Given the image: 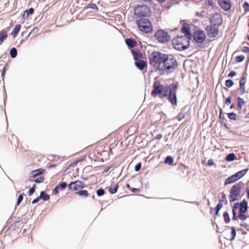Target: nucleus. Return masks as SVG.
<instances>
[{"label":"nucleus","mask_w":249,"mask_h":249,"mask_svg":"<svg viewBox=\"0 0 249 249\" xmlns=\"http://www.w3.org/2000/svg\"><path fill=\"white\" fill-rule=\"evenodd\" d=\"M154 89L151 92L153 96H156L158 94L160 97H166L168 96L169 93L171 92V89L172 87H163L160 83L157 81L153 85Z\"/></svg>","instance_id":"obj_1"},{"label":"nucleus","mask_w":249,"mask_h":249,"mask_svg":"<svg viewBox=\"0 0 249 249\" xmlns=\"http://www.w3.org/2000/svg\"><path fill=\"white\" fill-rule=\"evenodd\" d=\"M172 42L176 50L182 51L185 50L189 47L190 40L183 36H178L173 39Z\"/></svg>","instance_id":"obj_2"},{"label":"nucleus","mask_w":249,"mask_h":249,"mask_svg":"<svg viewBox=\"0 0 249 249\" xmlns=\"http://www.w3.org/2000/svg\"><path fill=\"white\" fill-rule=\"evenodd\" d=\"M178 63L176 60L172 56L166 55L163 65L161 68H159L160 71H168V72L172 71L177 67Z\"/></svg>","instance_id":"obj_3"},{"label":"nucleus","mask_w":249,"mask_h":249,"mask_svg":"<svg viewBox=\"0 0 249 249\" xmlns=\"http://www.w3.org/2000/svg\"><path fill=\"white\" fill-rule=\"evenodd\" d=\"M136 24L140 30L142 32L149 33L152 31V25L148 19H140L137 21Z\"/></svg>","instance_id":"obj_4"},{"label":"nucleus","mask_w":249,"mask_h":249,"mask_svg":"<svg viewBox=\"0 0 249 249\" xmlns=\"http://www.w3.org/2000/svg\"><path fill=\"white\" fill-rule=\"evenodd\" d=\"M166 55V54L158 52H154L152 54L151 61L152 62L155 63L154 65L159 69V68H161V65L162 64V65L165 61Z\"/></svg>","instance_id":"obj_5"},{"label":"nucleus","mask_w":249,"mask_h":249,"mask_svg":"<svg viewBox=\"0 0 249 249\" xmlns=\"http://www.w3.org/2000/svg\"><path fill=\"white\" fill-rule=\"evenodd\" d=\"M244 183L240 182L235 184L231 189L230 197L231 201L237 200L238 197L240 196L241 189L244 186Z\"/></svg>","instance_id":"obj_6"},{"label":"nucleus","mask_w":249,"mask_h":249,"mask_svg":"<svg viewBox=\"0 0 249 249\" xmlns=\"http://www.w3.org/2000/svg\"><path fill=\"white\" fill-rule=\"evenodd\" d=\"M155 37L160 43L168 42L170 40L169 34L164 30L160 29L157 31L155 34Z\"/></svg>","instance_id":"obj_7"},{"label":"nucleus","mask_w":249,"mask_h":249,"mask_svg":"<svg viewBox=\"0 0 249 249\" xmlns=\"http://www.w3.org/2000/svg\"><path fill=\"white\" fill-rule=\"evenodd\" d=\"M134 13L136 15L140 17H146L149 15L150 13V8L145 5H139L134 9Z\"/></svg>","instance_id":"obj_8"},{"label":"nucleus","mask_w":249,"mask_h":249,"mask_svg":"<svg viewBox=\"0 0 249 249\" xmlns=\"http://www.w3.org/2000/svg\"><path fill=\"white\" fill-rule=\"evenodd\" d=\"M193 38L197 43H202L206 38V35L203 31L196 30L193 34Z\"/></svg>","instance_id":"obj_9"},{"label":"nucleus","mask_w":249,"mask_h":249,"mask_svg":"<svg viewBox=\"0 0 249 249\" xmlns=\"http://www.w3.org/2000/svg\"><path fill=\"white\" fill-rule=\"evenodd\" d=\"M206 30L208 36L211 37H214L218 35L219 29L218 26L216 25L215 24L208 26Z\"/></svg>","instance_id":"obj_10"},{"label":"nucleus","mask_w":249,"mask_h":249,"mask_svg":"<svg viewBox=\"0 0 249 249\" xmlns=\"http://www.w3.org/2000/svg\"><path fill=\"white\" fill-rule=\"evenodd\" d=\"M85 187V184L80 180L72 182L68 185V188L73 191H79Z\"/></svg>","instance_id":"obj_11"},{"label":"nucleus","mask_w":249,"mask_h":249,"mask_svg":"<svg viewBox=\"0 0 249 249\" xmlns=\"http://www.w3.org/2000/svg\"><path fill=\"white\" fill-rule=\"evenodd\" d=\"M177 86L172 87L171 89V92L168 94V100L173 105H177L176 90Z\"/></svg>","instance_id":"obj_12"},{"label":"nucleus","mask_w":249,"mask_h":249,"mask_svg":"<svg viewBox=\"0 0 249 249\" xmlns=\"http://www.w3.org/2000/svg\"><path fill=\"white\" fill-rule=\"evenodd\" d=\"M218 4L221 8L225 11L231 9V4L230 0H218Z\"/></svg>","instance_id":"obj_13"},{"label":"nucleus","mask_w":249,"mask_h":249,"mask_svg":"<svg viewBox=\"0 0 249 249\" xmlns=\"http://www.w3.org/2000/svg\"><path fill=\"white\" fill-rule=\"evenodd\" d=\"M181 31L182 33H183L185 35V36H183V37H185L189 40H190L192 37V35L190 31V28L188 26H184L182 28Z\"/></svg>","instance_id":"obj_14"},{"label":"nucleus","mask_w":249,"mask_h":249,"mask_svg":"<svg viewBox=\"0 0 249 249\" xmlns=\"http://www.w3.org/2000/svg\"><path fill=\"white\" fill-rule=\"evenodd\" d=\"M237 180H238V178L236 176V175L234 174L226 179V180L225 181V185H226L228 184H230L234 183Z\"/></svg>","instance_id":"obj_15"},{"label":"nucleus","mask_w":249,"mask_h":249,"mask_svg":"<svg viewBox=\"0 0 249 249\" xmlns=\"http://www.w3.org/2000/svg\"><path fill=\"white\" fill-rule=\"evenodd\" d=\"M135 65L139 70H142L146 65V63L143 60H138L135 62Z\"/></svg>","instance_id":"obj_16"},{"label":"nucleus","mask_w":249,"mask_h":249,"mask_svg":"<svg viewBox=\"0 0 249 249\" xmlns=\"http://www.w3.org/2000/svg\"><path fill=\"white\" fill-rule=\"evenodd\" d=\"M240 212L241 213H245L248 209V204L246 201H242L240 204Z\"/></svg>","instance_id":"obj_17"},{"label":"nucleus","mask_w":249,"mask_h":249,"mask_svg":"<svg viewBox=\"0 0 249 249\" xmlns=\"http://www.w3.org/2000/svg\"><path fill=\"white\" fill-rule=\"evenodd\" d=\"M118 188V185L117 184H112L108 187V190L111 194H115L117 192Z\"/></svg>","instance_id":"obj_18"},{"label":"nucleus","mask_w":249,"mask_h":249,"mask_svg":"<svg viewBox=\"0 0 249 249\" xmlns=\"http://www.w3.org/2000/svg\"><path fill=\"white\" fill-rule=\"evenodd\" d=\"M7 37V34L4 30H2L0 32V45L2 44L4 39Z\"/></svg>","instance_id":"obj_19"},{"label":"nucleus","mask_w":249,"mask_h":249,"mask_svg":"<svg viewBox=\"0 0 249 249\" xmlns=\"http://www.w3.org/2000/svg\"><path fill=\"white\" fill-rule=\"evenodd\" d=\"M247 171H248L247 169H244V170L240 171L238 172L237 173H235V175H236V176L237 177V178L239 179V178H241L243 177L246 174Z\"/></svg>","instance_id":"obj_20"},{"label":"nucleus","mask_w":249,"mask_h":249,"mask_svg":"<svg viewBox=\"0 0 249 249\" xmlns=\"http://www.w3.org/2000/svg\"><path fill=\"white\" fill-rule=\"evenodd\" d=\"M126 44L130 47H133L136 44L135 41L131 38H128L125 40Z\"/></svg>","instance_id":"obj_21"},{"label":"nucleus","mask_w":249,"mask_h":249,"mask_svg":"<svg viewBox=\"0 0 249 249\" xmlns=\"http://www.w3.org/2000/svg\"><path fill=\"white\" fill-rule=\"evenodd\" d=\"M20 28H21L20 25H17L15 27L14 29L13 30L12 33L14 37L18 34V32L20 31Z\"/></svg>","instance_id":"obj_22"},{"label":"nucleus","mask_w":249,"mask_h":249,"mask_svg":"<svg viewBox=\"0 0 249 249\" xmlns=\"http://www.w3.org/2000/svg\"><path fill=\"white\" fill-rule=\"evenodd\" d=\"M238 107L241 108L245 105V102L240 97H237Z\"/></svg>","instance_id":"obj_23"},{"label":"nucleus","mask_w":249,"mask_h":249,"mask_svg":"<svg viewBox=\"0 0 249 249\" xmlns=\"http://www.w3.org/2000/svg\"><path fill=\"white\" fill-rule=\"evenodd\" d=\"M235 155L234 153H230L226 158V160L228 161H231L235 160Z\"/></svg>","instance_id":"obj_24"},{"label":"nucleus","mask_w":249,"mask_h":249,"mask_svg":"<svg viewBox=\"0 0 249 249\" xmlns=\"http://www.w3.org/2000/svg\"><path fill=\"white\" fill-rule=\"evenodd\" d=\"M39 196L40 198L43 199L45 201L48 200L50 199V196L45 194L43 191L41 192Z\"/></svg>","instance_id":"obj_25"},{"label":"nucleus","mask_w":249,"mask_h":249,"mask_svg":"<svg viewBox=\"0 0 249 249\" xmlns=\"http://www.w3.org/2000/svg\"><path fill=\"white\" fill-rule=\"evenodd\" d=\"M43 170L41 169L33 171L32 172V175L33 177H35L43 173Z\"/></svg>","instance_id":"obj_26"},{"label":"nucleus","mask_w":249,"mask_h":249,"mask_svg":"<svg viewBox=\"0 0 249 249\" xmlns=\"http://www.w3.org/2000/svg\"><path fill=\"white\" fill-rule=\"evenodd\" d=\"M133 55L134 59L136 61L140 60L139 59L141 58V56H142L141 54L139 52H133Z\"/></svg>","instance_id":"obj_27"},{"label":"nucleus","mask_w":249,"mask_h":249,"mask_svg":"<svg viewBox=\"0 0 249 249\" xmlns=\"http://www.w3.org/2000/svg\"><path fill=\"white\" fill-rule=\"evenodd\" d=\"M10 54L12 58H15L17 55V50L15 48H12L10 52Z\"/></svg>","instance_id":"obj_28"},{"label":"nucleus","mask_w":249,"mask_h":249,"mask_svg":"<svg viewBox=\"0 0 249 249\" xmlns=\"http://www.w3.org/2000/svg\"><path fill=\"white\" fill-rule=\"evenodd\" d=\"M239 91L240 92V94H241V95L244 94L246 92L245 85L239 84Z\"/></svg>","instance_id":"obj_29"},{"label":"nucleus","mask_w":249,"mask_h":249,"mask_svg":"<svg viewBox=\"0 0 249 249\" xmlns=\"http://www.w3.org/2000/svg\"><path fill=\"white\" fill-rule=\"evenodd\" d=\"M173 159L171 156H167L165 160V163L169 165L172 164L173 162Z\"/></svg>","instance_id":"obj_30"},{"label":"nucleus","mask_w":249,"mask_h":249,"mask_svg":"<svg viewBox=\"0 0 249 249\" xmlns=\"http://www.w3.org/2000/svg\"><path fill=\"white\" fill-rule=\"evenodd\" d=\"M76 193L79 196H84V197H87L89 195L88 192L86 190L78 191Z\"/></svg>","instance_id":"obj_31"},{"label":"nucleus","mask_w":249,"mask_h":249,"mask_svg":"<svg viewBox=\"0 0 249 249\" xmlns=\"http://www.w3.org/2000/svg\"><path fill=\"white\" fill-rule=\"evenodd\" d=\"M220 19V16L218 14H214L213 15V16L211 18L210 20L212 22H215L214 20L215 19Z\"/></svg>","instance_id":"obj_32"},{"label":"nucleus","mask_w":249,"mask_h":249,"mask_svg":"<svg viewBox=\"0 0 249 249\" xmlns=\"http://www.w3.org/2000/svg\"><path fill=\"white\" fill-rule=\"evenodd\" d=\"M223 217H224L225 223H228L230 222V217H229L228 212H225L224 213Z\"/></svg>","instance_id":"obj_33"},{"label":"nucleus","mask_w":249,"mask_h":249,"mask_svg":"<svg viewBox=\"0 0 249 249\" xmlns=\"http://www.w3.org/2000/svg\"><path fill=\"white\" fill-rule=\"evenodd\" d=\"M222 201H223V200H222ZM222 207H223V204L222 203V200H220V202L217 204L216 208V214H217V215L218 214L219 211L222 208Z\"/></svg>","instance_id":"obj_34"},{"label":"nucleus","mask_w":249,"mask_h":249,"mask_svg":"<svg viewBox=\"0 0 249 249\" xmlns=\"http://www.w3.org/2000/svg\"><path fill=\"white\" fill-rule=\"evenodd\" d=\"M233 84L232 80L230 79L227 80L225 82V85L228 88L232 87L233 85Z\"/></svg>","instance_id":"obj_35"},{"label":"nucleus","mask_w":249,"mask_h":249,"mask_svg":"<svg viewBox=\"0 0 249 249\" xmlns=\"http://www.w3.org/2000/svg\"><path fill=\"white\" fill-rule=\"evenodd\" d=\"M228 117L230 119L233 120H236V115L235 113L232 112V113H228Z\"/></svg>","instance_id":"obj_36"},{"label":"nucleus","mask_w":249,"mask_h":249,"mask_svg":"<svg viewBox=\"0 0 249 249\" xmlns=\"http://www.w3.org/2000/svg\"><path fill=\"white\" fill-rule=\"evenodd\" d=\"M246 83V77L244 74L242 75V77L239 81V84L245 85Z\"/></svg>","instance_id":"obj_37"},{"label":"nucleus","mask_w":249,"mask_h":249,"mask_svg":"<svg viewBox=\"0 0 249 249\" xmlns=\"http://www.w3.org/2000/svg\"><path fill=\"white\" fill-rule=\"evenodd\" d=\"M34 13V9L32 8H30L28 10H26L24 12V16L25 15V13L26 14L27 16H28L29 15H31Z\"/></svg>","instance_id":"obj_38"},{"label":"nucleus","mask_w":249,"mask_h":249,"mask_svg":"<svg viewBox=\"0 0 249 249\" xmlns=\"http://www.w3.org/2000/svg\"><path fill=\"white\" fill-rule=\"evenodd\" d=\"M245 59V57L244 55H238L236 57V61L238 62H240L243 61Z\"/></svg>","instance_id":"obj_39"},{"label":"nucleus","mask_w":249,"mask_h":249,"mask_svg":"<svg viewBox=\"0 0 249 249\" xmlns=\"http://www.w3.org/2000/svg\"><path fill=\"white\" fill-rule=\"evenodd\" d=\"M238 206H239V204L238 203H236V204H235L234 205V206H233V207L232 208L233 215L236 214V211H237V209L238 208Z\"/></svg>","instance_id":"obj_40"},{"label":"nucleus","mask_w":249,"mask_h":249,"mask_svg":"<svg viewBox=\"0 0 249 249\" xmlns=\"http://www.w3.org/2000/svg\"><path fill=\"white\" fill-rule=\"evenodd\" d=\"M231 235L232 238L231 240H233L236 236V230L234 227H231Z\"/></svg>","instance_id":"obj_41"},{"label":"nucleus","mask_w":249,"mask_h":249,"mask_svg":"<svg viewBox=\"0 0 249 249\" xmlns=\"http://www.w3.org/2000/svg\"><path fill=\"white\" fill-rule=\"evenodd\" d=\"M67 185V183H66V182H62L60 184L58 185L57 186L59 187V189L60 190H63V189H65Z\"/></svg>","instance_id":"obj_42"},{"label":"nucleus","mask_w":249,"mask_h":249,"mask_svg":"<svg viewBox=\"0 0 249 249\" xmlns=\"http://www.w3.org/2000/svg\"><path fill=\"white\" fill-rule=\"evenodd\" d=\"M247 216L244 214V213H240L239 214V218L241 220H245L247 218Z\"/></svg>","instance_id":"obj_43"},{"label":"nucleus","mask_w":249,"mask_h":249,"mask_svg":"<svg viewBox=\"0 0 249 249\" xmlns=\"http://www.w3.org/2000/svg\"><path fill=\"white\" fill-rule=\"evenodd\" d=\"M96 193L97 195L100 196H103L105 192L103 189H99L97 190Z\"/></svg>","instance_id":"obj_44"},{"label":"nucleus","mask_w":249,"mask_h":249,"mask_svg":"<svg viewBox=\"0 0 249 249\" xmlns=\"http://www.w3.org/2000/svg\"><path fill=\"white\" fill-rule=\"evenodd\" d=\"M44 178L43 177H38V178H36L35 180V181L36 183H41V182H43L44 181Z\"/></svg>","instance_id":"obj_45"},{"label":"nucleus","mask_w":249,"mask_h":249,"mask_svg":"<svg viewBox=\"0 0 249 249\" xmlns=\"http://www.w3.org/2000/svg\"><path fill=\"white\" fill-rule=\"evenodd\" d=\"M35 184H34L32 188H31L29 192H28V195L29 196H32L33 195V194L34 193L35 191Z\"/></svg>","instance_id":"obj_46"},{"label":"nucleus","mask_w":249,"mask_h":249,"mask_svg":"<svg viewBox=\"0 0 249 249\" xmlns=\"http://www.w3.org/2000/svg\"><path fill=\"white\" fill-rule=\"evenodd\" d=\"M244 8L246 11H249V4L247 2H245L244 4Z\"/></svg>","instance_id":"obj_47"},{"label":"nucleus","mask_w":249,"mask_h":249,"mask_svg":"<svg viewBox=\"0 0 249 249\" xmlns=\"http://www.w3.org/2000/svg\"><path fill=\"white\" fill-rule=\"evenodd\" d=\"M22 199H23V196L22 195H20L18 197V201H17V205H19V203L21 202V201L22 200Z\"/></svg>","instance_id":"obj_48"},{"label":"nucleus","mask_w":249,"mask_h":249,"mask_svg":"<svg viewBox=\"0 0 249 249\" xmlns=\"http://www.w3.org/2000/svg\"><path fill=\"white\" fill-rule=\"evenodd\" d=\"M141 167V164L140 163L137 164L135 166V170L136 171H138L140 169Z\"/></svg>","instance_id":"obj_49"},{"label":"nucleus","mask_w":249,"mask_h":249,"mask_svg":"<svg viewBox=\"0 0 249 249\" xmlns=\"http://www.w3.org/2000/svg\"><path fill=\"white\" fill-rule=\"evenodd\" d=\"M184 116L182 114H179L178 115L177 117V119L178 121H180L183 118H184Z\"/></svg>","instance_id":"obj_50"},{"label":"nucleus","mask_w":249,"mask_h":249,"mask_svg":"<svg viewBox=\"0 0 249 249\" xmlns=\"http://www.w3.org/2000/svg\"><path fill=\"white\" fill-rule=\"evenodd\" d=\"M208 165L209 166H212L214 165V162L212 159H210L208 161Z\"/></svg>","instance_id":"obj_51"},{"label":"nucleus","mask_w":249,"mask_h":249,"mask_svg":"<svg viewBox=\"0 0 249 249\" xmlns=\"http://www.w3.org/2000/svg\"><path fill=\"white\" fill-rule=\"evenodd\" d=\"M242 51L245 53H249V47H243L242 49Z\"/></svg>","instance_id":"obj_52"},{"label":"nucleus","mask_w":249,"mask_h":249,"mask_svg":"<svg viewBox=\"0 0 249 249\" xmlns=\"http://www.w3.org/2000/svg\"><path fill=\"white\" fill-rule=\"evenodd\" d=\"M236 75V72L234 71H231L228 74L229 77H232Z\"/></svg>","instance_id":"obj_53"},{"label":"nucleus","mask_w":249,"mask_h":249,"mask_svg":"<svg viewBox=\"0 0 249 249\" xmlns=\"http://www.w3.org/2000/svg\"><path fill=\"white\" fill-rule=\"evenodd\" d=\"M40 199L41 198H40V196L36 197V199H34L32 201V204H35V203L38 202Z\"/></svg>","instance_id":"obj_54"},{"label":"nucleus","mask_w":249,"mask_h":249,"mask_svg":"<svg viewBox=\"0 0 249 249\" xmlns=\"http://www.w3.org/2000/svg\"><path fill=\"white\" fill-rule=\"evenodd\" d=\"M208 4L210 5V6H213L214 4V0H209Z\"/></svg>","instance_id":"obj_55"},{"label":"nucleus","mask_w":249,"mask_h":249,"mask_svg":"<svg viewBox=\"0 0 249 249\" xmlns=\"http://www.w3.org/2000/svg\"><path fill=\"white\" fill-rule=\"evenodd\" d=\"M231 103V99L230 97H228L226 100V104L227 105H229Z\"/></svg>","instance_id":"obj_56"},{"label":"nucleus","mask_w":249,"mask_h":249,"mask_svg":"<svg viewBox=\"0 0 249 249\" xmlns=\"http://www.w3.org/2000/svg\"><path fill=\"white\" fill-rule=\"evenodd\" d=\"M59 187L57 186L54 189H53V192L56 194L58 193L59 191Z\"/></svg>","instance_id":"obj_57"},{"label":"nucleus","mask_w":249,"mask_h":249,"mask_svg":"<svg viewBox=\"0 0 249 249\" xmlns=\"http://www.w3.org/2000/svg\"><path fill=\"white\" fill-rule=\"evenodd\" d=\"M232 219L234 220H237L238 219V216L236 215H233Z\"/></svg>","instance_id":"obj_58"},{"label":"nucleus","mask_w":249,"mask_h":249,"mask_svg":"<svg viewBox=\"0 0 249 249\" xmlns=\"http://www.w3.org/2000/svg\"><path fill=\"white\" fill-rule=\"evenodd\" d=\"M241 226H244L245 227H248L249 226L248 224L244 223V224H241Z\"/></svg>","instance_id":"obj_59"},{"label":"nucleus","mask_w":249,"mask_h":249,"mask_svg":"<svg viewBox=\"0 0 249 249\" xmlns=\"http://www.w3.org/2000/svg\"><path fill=\"white\" fill-rule=\"evenodd\" d=\"M131 191L132 192H135L136 191H137L138 190V189H136V188H132L131 189Z\"/></svg>","instance_id":"obj_60"},{"label":"nucleus","mask_w":249,"mask_h":249,"mask_svg":"<svg viewBox=\"0 0 249 249\" xmlns=\"http://www.w3.org/2000/svg\"><path fill=\"white\" fill-rule=\"evenodd\" d=\"M247 194H248V197L249 198V188L247 190Z\"/></svg>","instance_id":"obj_61"},{"label":"nucleus","mask_w":249,"mask_h":249,"mask_svg":"<svg viewBox=\"0 0 249 249\" xmlns=\"http://www.w3.org/2000/svg\"><path fill=\"white\" fill-rule=\"evenodd\" d=\"M246 118H249V112L248 113L246 116Z\"/></svg>","instance_id":"obj_62"},{"label":"nucleus","mask_w":249,"mask_h":249,"mask_svg":"<svg viewBox=\"0 0 249 249\" xmlns=\"http://www.w3.org/2000/svg\"><path fill=\"white\" fill-rule=\"evenodd\" d=\"M95 7H96V5L95 4H94L93 5V6H92L91 7H92V8L94 9Z\"/></svg>","instance_id":"obj_63"},{"label":"nucleus","mask_w":249,"mask_h":249,"mask_svg":"<svg viewBox=\"0 0 249 249\" xmlns=\"http://www.w3.org/2000/svg\"><path fill=\"white\" fill-rule=\"evenodd\" d=\"M234 107V106L233 105H231V106H230V108H233Z\"/></svg>","instance_id":"obj_64"}]
</instances>
